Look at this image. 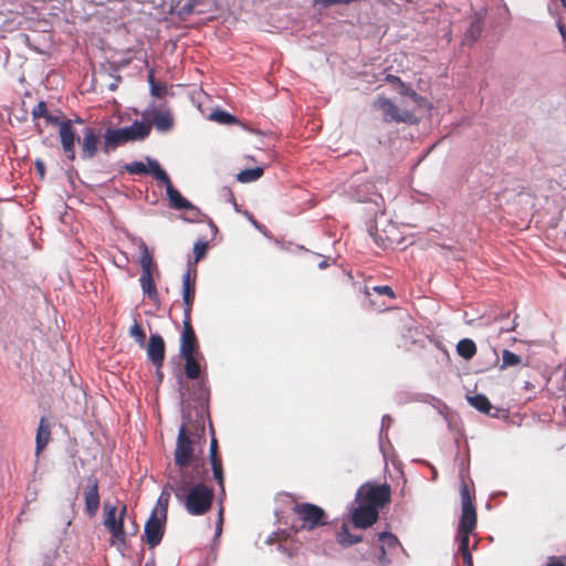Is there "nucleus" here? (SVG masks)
Masks as SVG:
<instances>
[{
	"label": "nucleus",
	"instance_id": "nucleus-1",
	"mask_svg": "<svg viewBox=\"0 0 566 566\" xmlns=\"http://www.w3.org/2000/svg\"><path fill=\"white\" fill-rule=\"evenodd\" d=\"M202 464L192 465V471H184L171 476L170 488L176 499L184 504L187 512L198 516L206 514L212 505L213 489L203 482H196L202 475Z\"/></svg>",
	"mask_w": 566,
	"mask_h": 566
},
{
	"label": "nucleus",
	"instance_id": "nucleus-2",
	"mask_svg": "<svg viewBox=\"0 0 566 566\" xmlns=\"http://www.w3.org/2000/svg\"><path fill=\"white\" fill-rule=\"evenodd\" d=\"M46 124L59 127V137L62 150L70 161L76 159L75 142H78L81 147V158L83 160L93 159L98 153L99 133L94 127L86 126L82 130V138L77 136L74 127H71V122H64L56 115L48 113L44 117Z\"/></svg>",
	"mask_w": 566,
	"mask_h": 566
},
{
	"label": "nucleus",
	"instance_id": "nucleus-3",
	"mask_svg": "<svg viewBox=\"0 0 566 566\" xmlns=\"http://www.w3.org/2000/svg\"><path fill=\"white\" fill-rule=\"evenodd\" d=\"M205 431L206 429L202 420H197L195 422L187 420L180 426L174 451L175 464L179 469L178 473L192 471V468L189 469V465L196 459V451H201L206 443Z\"/></svg>",
	"mask_w": 566,
	"mask_h": 566
},
{
	"label": "nucleus",
	"instance_id": "nucleus-4",
	"mask_svg": "<svg viewBox=\"0 0 566 566\" xmlns=\"http://www.w3.org/2000/svg\"><path fill=\"white\" fill-rule=\"evenodd\" d=\"M151 130L150 123L134 122L128 127L123 128H108L104 134V151L108 153L114 150L119 145L128 142L144 140L148 137Z\"/></svg>",
	"mask_w": 566,
	"mask_h": 566
},
{
	"label": "nucleus",
	"instance_id": "nucleus-5",
	"mask_svg": "<svg viewBox=\"0 0 566 566\" xmlns=\"http://www.w3.org/2000/svg\"><path fill=\"white\" fill-rule=\"evenodd\" d=\"M103 525L111 533V545L124 547L127 544V533L124 530V518L127 514V505L122 503L119 507L104 502Z\"/></svg>",
	"mask_w": 566,
	"mask_h": 566
},
{
	"label": "nucleus",
	"instance_id": "nucleus-6",
	"mask_svg": "<svg viewBox=\"0 0 566 566\" xmlns=\"http://www.w3.org/2000/svg\"><path fill=\"white\" fill-rule=\"evenodd\" d=\"M291 511L296 517V523H298L295 526L296 531H313L327 524V513L316 504L296 502Z\"/></svg>",
	"mask_w": 566,
	"mask_h": 566
},
{
	"label": "nucleus",
	"instance_id": "nucleus-7",
	"mask_svg": "<svg viewBox=\"0 0 566 566\" xmlns=\"http://www.w3.org/2000/svg\"><path fill=\"white\" fill-rule=\"evenodd\" d=\"M390 500L391 489L387 483H365L359 488L356 495L357 502H361L369 507H375L378 512L381 507L387 505Z\"/></svg>",
	"mask_w": 566,
	"mask_h": 566
},
{
	"label": "nucleus",
	"instance_id": "nucleus-8",
	"mask_svg": "<svg viewBox=\"0 0 566 566\" xmlns=\"http://www.w3.org/2000/svg\"><path fill=\"white\" fill-rule=\"evenodd\" d=\"M140 266L142 275L139 277L140 286L145 295L149 300L156 301L158 298V291L154 282L153 271H157V265L154 262L153 253L149 251L145 243L140 247Z\"/></svg>",
	"mask_w": 566,
	"mask_h": 566
},
{
	"label": "nucleus",
	"instance_id": "nucleus-9",
	"mask_svg": "<svg viewBox=\"0 0 566 566\" xmlns=\"http://www.w3.org/2000/svg\"><path fill=\"white\" fill-rule=\"evenodd\" d=\"M373 108L381 113L382 119L386 123H417L416 115L405 108H399L392 101L385 96H378L371 104Z\"/></svg>",
	"mask_w": 566,
	"mask_h": 566
},
{
	"label": "nucleus",
	"instance_id": "nucleus-10",
	"mask_svg": "<svg viewBox=\"0 0 566 566\" xmlns=\"http://www.w3.org/2000/svg\"><path fill=\"white\" fill-rule=\"evenodd\" d=\"M167 520V504L156 506L145 524L144 537L149 548H154L163 539Z\"/></svg>",
	"mask_w": 566,
	"mask_h": 566
},
{
	"label": "nucleus",
	"instance_id": "nucleus-11",
	"mask_svg": "<svg viewBox=\"0 0 566 566\" xmlns=\"http://www.w3.org/2000/svg\"><path fill=\"white\" fill-rule=\"evenodd\" d=\"M460 495L462 512L458 530L473 532L476 527V511L473 503L474 494H471L465 481L461 483Z\"/></svg>",
	"mask_w": 566,
	"mask_h": 566
},
{
	"label": "nucleus",
	"instance_id": "nucleus-12",
	"mask_svg": "<svg viewBox=\"0 0 566 566\" xmlns=\"http://www.w3.org/2000/svg\"><path fill=\"white\" fill-rule=\"evenodd\" d=\"M357 503L358 506L353 509L350 513V521L356 528L366 530L377 522L379 512L375 507H369L361 502Z\"/></svg>",
	"mask_w": 566,
	"mask_h": 566
},
{
	"label": "nucleus",
	"instance_id": "nucleus-13",
	"mask_svg": "<svg viewBox=\"0 0 566 566\" xmlns=\"http://www.w3.org/2000/svg\"><path fill=\"white\" fill-rule=\"evenodd\" d=\"M196 296V273L187 271L182 276V303L184 317H191L192 305Z\"/></svg>",
	"mask_w": 566,
	"mask_h": 566
},
{
	"label": "nucleus",
	"instance_id": "nucleus-14",
	"mask_svg": "<svg viewBox=\"0 0 566 566\" xmlns=\"http://www.w3.org/2000/svg\"><path fill=\"white\" fill-rule=\"evenodd\" d=\"M85 510L90 517H94L99 509L98 480L91 475L87 478V489L84 491Z\"/></svg>",
	"mask_w": 566,
	"mask_h": 566
},
{
	"label": "nucleus",
	"instance_id": "nucleus-15",
	"mask_svg": "<svg viewBox=\"0 0 566 566\" xmlns=\"http://www.w3.org/2000/svg\"><path fill=\"white\" fill-rule=\"evenodd\" d=\"M198 340L192 328L191 317H184L182 334L180 339V354H196L198 350Z\"/></svg>",
	"mask_w": 566,
	"mask_h": 566
},
{
	"label": "nucleus",
	"instance_id": "nucleus-16",
	"mask_svg": "<svg viewBox=\"0 0 566 566\" xmlns=\"http://www.w3.org/2000/svg\"><path fill=\"white\" fill-rule=\"evenodd\" d=\"M165 342L164 338L158 334H153L149 337L148 346H147V356L148 359L156 366V368H161L165 360Z\"/></svg>",
	"mask_w": 566,
	"mask_h": 566
},
{
	"label": "nucleus",
	"instance_id": "nucleus-17",
	"mask_svg": "<svg viewBox=\"0 0 566 566\" xmlns=\"http://www.w3.org/2000/svg\"><path fill=\"white\" fill-rule=\"evenodd\" d=\"M166 186V193L169 199L170 206L174 209H196L195 206L189 202L186 198L181 196V193L174 187L171 180Z\"/></svg>",
	"mask_w": 566,
	"mask_h": 566
},
{
	"label": "nucleus",
	"instance_id": "nucleus-18",
	"mask_svg": "<svg viewBox=\"0 0 566 566\" xmlns=\"http://www.w3.org/2000/svg\"><path fill=\"white\" fill-rule=\"evenodd\" d=\"M51 437V427L44 417L41 418L35 437V453L39 455L48 446Z\"/></svg>",
	"mask_w": 566,
	"mask_h": 566
},
{
	"label": "nucleus",
	"instance_id": "nucleus-19",
	"mask_svg": "<svg viewBox=\"0 0 566 566\" xmlns=\"http://www.w3.org/2000/svg\"><path fill=\"white\" fill-rule=\"evenodd\" d=\"M150 125H154L157 130L166 133L174 126V118L169 112H154Z\"/></svg>",
	"mask_w": 566,
	"mask_h": 566
},
{
	"label": "nucleus",
	"instance_id": "nucleus-20",
	"mask_svg": "<svg viewBox=\"0 0 566 566\" xmlns=\"http://www.w3.org/2000/svg\"><path fill=\"white\" fill-rule=\"evenodd\" d=\"M185 359V374L188 379L195 380L200 376V364L196 358V354L181 355Z\"/></svg>",
	"mask_w": 566,
	"mask_h": 566
},
{
	"label": "nucleus",
	"instance_id": "nucleus-21",
	"mask_svg": "<svg viewBox=\"0 0 566 566\" xmlns=\"http://www.w3.org/2000/svg\"><path fill=\"white\" fill-rule=\"evenodd\" d=\"M338 544L343 547H348L363 541V536L354 535L350 533L347 524H343L336 535Z\"/></svg>",
	"mask_w": 566,
	"mask_h": 566
},
{
	"label": "nucleus",
	"instance_id": "nucleus-22",
	"mask_svg": "<svg viewBox=\"0 0 566 566\" xmlns=\"http://www.w3.org/2000/svg\"><path fill=\"white\" fill-rule=\"evenodd\" d=\"M468 401L473 408L485 415H489L492 409L489 398L483 394L468 396Z\"/></svg>",
	"mask_w": 566,
	"mask_h": 566
},
{
	"label": "nucleus",
	"instance_id": "nucleus-23",
	"mask_svg": "<svg viewBox=\"0 0 566 566\" xmlns=\"http://www.w3.org/2000/svg\"><path fill=\"white\" fill-rule=\"evenodd\" d=\"M457 353L462 358L469 360L475 356L476 345L472 339L463 338L457 345Z\"/></svg>",
	"mask_w": 566,
	"mask_h": 566
},
{
	"label": "nucleus",
	"instance_id": "nucleus-24",
	"mask_svg": "<svg viewBox=\"0 0 566 566\" xmlns=\"http://www.w3.org/2000/svg\"><path fill=\"white\" fill-rule=\"evenodd\" d=\"M209 459L211 463L213 478L216 479L221 490L224 491V476L221 455L209 457Z\"/></svg>",
	"mask_w": 566,
	"mask_h": 566
},
{
	"label": "nucleus",
	"instance_id": "nucleus-25",
	"mask_svg": "<svg viewBox=\"0 0 566 566\" xmlns=\"http://www.w3.org/2000/svg\"><path fill=\"white\" fill-rule=\"evenodd\" d=\"M148 161V174H151L156 179L164 184H168L170 178L167 172L160 167L157 160L147 158Z\"/></svg>",
	"mask_w": 566,
	"mask_h": 566
},
{
	"label": "nucleus",
	"instance_id": "nucleus-26",
	"mask_svg": "<svg viewBox=\"0 0 566 566\" xmlns=\"http://www.w3.org/2000/svg\"><path fill=\"white\" fill-rule=\"evenodd\" d=\"M199 0H177L175 9L180 17H188L193 13Z\"/></svg>",
	"mask_w": 566,
	"mask_h": 566
},
{
	"label": "nucleus",
	"instance_id": "nucleus-27",
	"mask_svg": "<svg viewBox=\"0 0 566 566\" xmlns=\"http://www.w3.org/2000/svg\"><path fill=\"white\" fill-rule=\"evenodd\" d=\"M378 541L380 542V551L382 556L386 555V547L394 548L399 543L398 538L394 534L387 532L379 533ZM381 559H384V557H381Z\"/></svg>",
	"mask_w": 566,
	"mask_h": 566
},
{
	"label": "nucleus",
	"instance_id": "nucleus-28",
	"mask_svg": "<svg viewBox=\"0 0 566 566\" xmlns=\"http://www.w3.org/2000/svg\"><path fill=\"white\" fill-rule=\"evenodd\" d=\"M262 175L263 168L261 167L244 169L238 174V180L241 182H252L258 180Z\"/></svg>",
	"mask_w": 566,
	"mask_h": 566
},
{
	"label": "nucleus",
	"instance_id": "nucleus-29",
	"mask_svg": "<svg viewBox=\"0 0 566 566\" xmlns=\"http://www.w3.org/2000/svg\"><path fill=\"white\" fill-rule=\"evenodd\" d=\"M522 359L521 356L514 354L513 352L509 349H504L502 353V365L501 368L517 366L521 364Z\"/></svg>",
	"mask_w": 566,
	"mask_h": 566
},
{
	"label": "nucleus",
	"instance_id": "nucleus-30",
	"mask_svg": "<svg viewBox=\"0 0 566 566\" xmlns=\"http://www.w3.org/2000/svg\"><path fill=\"white\" fill-rule=\"evenodd\" d=\"M210 118L220 124H234L235 117L226 111H216L210 115Z\"/></svg>",
	"mask_w": 566,
	"mask_h": 566
},
{
	"label": "nucleus",
	"instance_id": "nucleus-31",
	"mask_svg": "<svg viewBox=\"0 0 566 566\" xmlns=\"http://www.w3.org/2000/svg\"><path fill=\"white\" fill-rule=\"evenodd\" d=\"M125 170L132 175H144L148 174L147 166L142 161H133L125 165Z\"/></svg>",
	"mask_w": 566,
	"mask_h": 566
},
{
	"label": "nucleus",
	"instance_id": "nucleus-32",
	"mask_svg": "<svg viewBox=\"0 0 566 566\" xmlns=\"http://www.w3.org/2000/svg\"><path fill=\"white\" fill-rule=\"evenodd\" d=\"M129 335L135 338V340L140 345L144 346L146 340V334L142 326L135 322V324L129 329Z\"/></svg>",
	"mask_w": 566,
	"mask_h": 566
},
{
	"label": "nucleus",
	"instance_id": "nucleus-33",
	"mask_svg": "<svg viewBox=\"0 0 566 566\" xmlns=\"http://www.w3.org/2000/svg\"><path fill=\"white\" fill-rule=\"evenodd\" d=\"M208 251V242L207 241H197L193 245L195 253V262L201 261Z\"/></svg>",
	"mask_w": 566,
	"mask_h": 566
},
{
	"label": "nucleus",
	"instance_id": "nucleus-34",
	"mask_svg": "<svg viewBox=\"0 0 566 566\" xmlns=\"http://www.w3.org/2000/svg\"><path fill=\"white\" fill-rule=\"evenodd\" d=\"M48 106L44 101L39 102L31 111L32 119L38 120L48 115Z\"/></svg>",
	"mask_w": 566,
	"mask_h": 566
},
{
	"label": "nucleus",
	"instance_id": "nucleus-35",
	"mask_svg": "<svg viewBox=\"0 0 566 566\" xmlns=\"http://www.w3.org/2000/svg\"><path fill=\"white\" fill-rule=\"evenodd\" d=\"M472 532L470 531H459L458 530V541H459V552H468L469 549V543H470V534Z\"/></svg>",
	"mask_w": 566,
	"mask_h": 566
},
{
	"label": "nucleus",
	"instance_id": "nucleus-36",
	"mask_svg": "<svg viewBox=\"0 0 566 566\" xmlns=\"http://www.w3.org/2000/svg\"><path fill=\"white\" fill-rule=\"evenodd\" d=\"M481 32H482V23L480 22V20H474L473 22H471V24L468 29V35L473 41H475L481 35Z\"/></svg>",
	"mask_w": 566,
	"mask_h": 566
},
{
	"label": "nucleus",
	"instance_id": "nucleus-37",
	"mask_svg": "<svg viewBox=\"0 0 566 566\" xmlns=\"http://www.w3.org/2000/svg\"><path fill=\"white\" fill-rule=\"evenodd\" d=\"M373 291L379 295H385L389 298H395L394 290L388 285L374 286Z\"/></svg>",
	"mask_w": 566,
	"mask_h": 566
},
{
	"label": "nucleus",
	"instance_id": "nucleus-38",
	"mask_svg": "<svg viewBox=\"0 0 566 566\" xmlns=\"http://www.w3.org/2000/svg\"><path fill=\"white\" fill-rule=\"evenodd\" d=\"M559 7L566 8V0H551V3L548 6L552 14H558Z\"/></svg>",
	"mask_w": 566,
	"mask_h": 566
},
{
	"label": "nucleus",
	"instance_id": "nucleus-39",
	"mask_svg": "<svg viewBox=\"0 0 566 566\" xmlns=\"http://www.w3.org/2000/svg\"><path fill=\"white\" fill-rule=\"evenodd\" d=\"M151 94L156 97H161L166 93V86L160 83H155L150 86Z\"/></svg>",
	"mask_w": 566,
	"mask_h": 566
},
{
	"label": "nucleus",
	"instance_id": "nucleus-40",
	"mask_svg": "<svg viewBox=\"0 0 566 566\" xmlns=\"http://www.w3.org/2000/svg\"><path fill=\"white\" fill-rule=\"evenodd\" d=\"M213 455H220L219 447H218V441H217V439L214 437L211 439V442H210V454H209V457H213Z\"/></svg>",
	"mask_w": 566,
	"mask_h": 566
},
{
	"label": "nucleus",
	"instance_id": "nucleus-41",
	"mask_svg": "<svg viewBox=\"0 0 566 566\" xmlns=\"http://www.w3.org/2000/svg\"><path fill=\"white\" fill-rule=\"evenodd\" d=\"M459 553L461 554L464 565L473 566V559H472V555H471L470 551L459 552Z\"/></svg>",
	"mask_w": 566,
	"mask_h": 566
},
{
	"label": "nucleus",
	"instance_id": "nucleus-42",
	"mask_svg": "<svg viewBox=\"0 0 566 566\" xmlns=\"http://www.w3.org/2000/svg\"><path fill=\"white\" fill-rule=\"evenodd\" d=\"M386 81L391 84L399 85L400 87H405V83L400 80V77H398L396 75H391V74L387 75Z\"/></svg>",
	"mask_w": 566,
	"mask_h": 566
},
{
	"label": "nucleus",
	"instance_id": "nucleus-43",
	"mask_svg": "<svg viewBox=\"0 0 566 566\" xmlns=\"http://www.w3.org/2000/svg\"><path fill=\"white\" fill-rule=\"evenodd\" d=\"M556 25H557V28H558V31H559V33H560V35H562V38H563V40H566V27H565V24L563 23L562 18H559V19L557 20Z\"/></svg>",
	"mask_w": 566,
	"mask_h": 566
},
{
	"label": "nucleus",
	"instance_id": "nucleus-44",
	"mask_svg": "<svg viewBox=\"0 0 566 566\" xmlns=\"http://www.w3.org/2000/svg\"><path fill=\"white\" fill-rule=\"evenodd\" d=\"M546 566H566V565L562 560H559L557 557L553 556V557H549Z\"/></svg>",
	"mask_w": 566,
	"mask_h": 566
},
{
	"label": "nucleus",
	"instance_id": "nucleus-45",
	"mask_svg": "<svg viewBox=\"0 0 566 566\" xmlns=\"http://www.w3.org/2000/svg\"><path fill=\"white\" fill-rule=\"evenodd\" d=\"M35 169L40 174V176L43 178L45 174V166L42 161L38 160L35 163Z\"/></svg>",
	"mask_w": 566,
	"mask_h": 566
},
{
	"label": "nucleus",
	"instance_id": "nucleus-46",
	"mask_svg": "<svg viewBox=\"0 0 566 566\" xmlns=\"http://www.w3.org/2000/svg\"><path fill=\"white\" fill-rule=\"evenodd\" d=\"M64 122H71V127H73L74 124H77V125H83L84 124V119L80 116H75L74 118H67V119H64Z\"/></svg>",
	"mask_w": 566,
	"mask_h": 566
},
{
	"label": "nucleus",
	"instance_id": "nucleus-47",
	"mask_svg": "<svg viewBox=\"0 0 566 566\" xmlns=\"http://www.w3.org/2000/svg\"><path fill=\"white\" fill-rule=\"evenodd\" d=\"M148 82H149L150 86H151V85H154V84L156 83V82H155V77H154V71H150V72L148 73Z\"/></svg>",
	"mask_w": 566,
	"mask_h": 566
},
{
	"label": "nucleus",
	"instance_id": "nucleus-48",
	"mask_svg": "<svg viewBox=\"0 0 566 566\" xmlns=\"http://www.w3.org/2000/svg\"><path fill=\"white\" fill-rule=\"evenodd\" d=\"M221 524H222V509L219 512V523H218V526H217V531L218 532L221 531Z\"/></svg>",
	"mask_w": 566,
	"mask_h": 566
},
{
	"label": "nucleus",
	"instance_id": "nucleus-49",
	"mask_svg": "<svg viewBox=\"0 0 566 566\" xmlns=\"http://www.w3.org/2000/svg\"><path fill=\"white\" fill-rule=\"evenodd\" d=\"M35 129L39 134H42L43 133V128L41 127V125L39 123L35 124Z\"/></svg>",
	"mask_w": 566,
	"mask_h": 566
},
{
	"label": "nucleus",
	"instance_id": "nucleus-50",
	"mask_svg": "<svg viewBox=\"0 0 566 566\" xmlns=\"http://www.w3.org/2000/svg\"><path fill=\"white\" fill-rule=\"evenodd\" d=\"M157 375H158L159 380H161L163 379V373L160 371V368H157Z\"/></svg>",
	"mask_w": 566,
	"mask_h": 566
},
{
	"label": "nucleus",
	"instance_id": "nucleus-51",
	"mask_svg": "<svg viewBox=\"0 0 566 566\" xmlns=\"http://www.w3.org/2000/svg\"><path fill=\"white\" fill-rule=\"evenodd\" d=\"M327 266V262L326 261H323L322 263H319V268H326Z\"/></svg>",
	"mask_w": 566,
	"mask_h": 566
},
{
	"label": "nucleus",
	"instance_id": "nucleus-52",
	"mask_svg": "<svg viewBox=\"0 0 566 566\" xmlns=\"http://www.w3.org/2000/svg\"><path fill=\"white\" fill-rule=\"evenodd\" d=\"M138 531V526L134 523V530H133V534H136Z\"/></svg>",
	"mask_w": 566,
	"mask_h": 566
},
{
	"label": "nucleus",
	"instance_id": "nucleus-53",
	"mask_svg": "<svg viewBox=\"0 0 566 566\" xmlns=\"http://www.w3.org/2000/svg\"><path fill=\"white\" fill-rule=\"evenodd\" d=\"M409 95L412 97H417V93L415 91H411V93H409Z\"/></svg>",
	"mask_w": 566,
	"mask_h": 566
},
{
	"label": "nucleus",
	"instance_id": "nucleus-54",
	"mask_svg": "<svg viewBox=\"0 0 566 566\" xmlns=\"http://www.w3.org/2000/svg\"><path fill=\"white\" fill-rule=\"evenodd\" d=\"M365 294H366L367 296H370V292H369V290H368L367 287H366V290H365Z\"/></svg>",
	"mask_w": 566,
	"mask_h": 566
}]
</instances>
